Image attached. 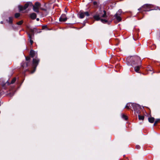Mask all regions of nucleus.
Segmentation results:
<instances>
[{
    "instance_id": "nucleus-1",
    "label": "nucleus",
    "mask_w": 160,
    "mask_h": 160,
    "mask_svg": "<svg viewBox=\"0 0 160 160\" xmlns=\"http://www.w3.org/2000/svg\"><path fill=\"white\" fill-rule=\"evenodd\" d=\"M30 55L32 58L35 57L33 59V66L34 68L33 70L31 71V73H33L35 71L36 68L38 64V63L39 61V59L37 58V53L36 52L33 50H31L30 52Z\"/></svg>"
},
{
    "instance_id": "nucleus-2",
    "label": "nucleus",
    "mask_w": 160,
    "mask_h": 160,
    "mask_svg": "<svg viewBox=\"0 0 160 160\" xmlns=\"http://www.w3.org/2000/svg\"><path fill=\"white\" fill-rule=\"evenodd\" d=\"M140 61L139 57L137 56H132L130 58H128L127 59V62L130 63L131 66L137 64Z\"/></svg>"
},
{
    "instance_id": "nucleus-3",
    "label": "nucleus",
    "mask_w": 160,
    "mask_h": 160,
    "mask_svg": "<svg viewBox=\"0 0 160 160\" xmlns=\"http://www.w3.org/2000/svg\"><path fill=\"white\" fill-rule=\"evenodd\" d=\"M106 17L107 12L105 10H100L99 12H97L93 16V18L97 21L100 20L101 19V18H106Z\"/></svg>"
},
{
    "instance_id": "nucleus-4",
    "label": "nucleus",
    "mask_w": 160,
    "mask_h": 160,
    "mask_svg": "<svg viewBox=\"0 0 160 160\" xmlns=\"http://www.w3.org/2000/svg\"><path fill=\"white\" fill-rule=\"evenodd\" d=\"M132 106L134 111L135 113L139 114L140 109L141 108L140 106L136 103H133V104H132Z\"/></svg>"
},
{
    "instance_id": "nucleus-5",
    "label": "nucleus",
    "mask_w": 160,
    "mask_h": 160,
    "mask_svg": "<svg viewBox=\"0 0 160 160\" xmlns=\"http://www.w3.org/2000/svg\"><path fill=\"white\" fill-rule=\"evenodd\" d=\"M32 5V3L31 2H28L26 3L24 6L22 5H18V8L20 11H23L25 10L29 6Z\"/></svg>"
},
{
    "instance_id": "nucleus-6",
    "label": "nucleus",
    "mask_w": 160,
    "mask_h": 160,
    "mask_svg": "<svg viewBox=\"0 0 160 160\" xmlns=\"http://www.w3.org/2000/svg\"><path fill=\"white\" fill-rule=\"evenodd\" d=\"M152 5L149 4H145L141 8L138 9V10H140V9H142L143 11H149L151 10L152 9H149L151 8Z\"/></svg>"
},
{
    "instance_id": "nucleus-7",
    "label": "nucleus",
    "mask_w": 160,
    "mask_h": 160,
    "mask_svg": "<svg viewBox=\"0 0 160 160\" xmlns=\"http://www.w3.org/2000/svg\"><path fill=\"white\" fill-rule=\"evenodd\" d=\"M40 3L38 2H36L35 3V5H32L33 10L37 13H39V9L40 8Z\"/></svg>"
},
{
    "instance_id": "nucleus-8",
    "label": "nucleus",
    "mask_w": 160,
    "mask_h": 160,
    "mask_svg": "<svg viewBox=\"0 0 160 160\" xmlns=\"http://www.w3.org/2000/svg\"><path fill=\"white\" fill-rule=\"evenodd\" d=\"M122 12V10L121 9H119L114 16V17L116 19L118 22H119L122 20L121 18L120 17Z\"/></svg>"
},
{
    "instance_id": "nucleus-9",
    "label": "nucleus",
    "mask_w": 160,
    "mask_h": 160,
    "mask_svg": "<svg viewBox=\"0 0 160 160\" xmlns=\"http://www.w3.org/2000/svg\"><path fill=\"white\" fill-rule=\"evenodd\" d=\"M79 17L80 18H84L85 16H89V14L88 12H83L80 11L79 14Z\"/></svg>"
},
{
    "instance_id": "nucleus-10",
    "label": "nucleus",
    "mask_w": 160,
    "mask_h": 160,
    "mask_svg": "<svg viewBox=\"0 0 160 160\" xmlns=\"http://www.w3.org/2000/svg\"><path fill=\"white\" fill-rule=\"evenodd\" d=\"M30 59L29 57H26V60L27 61L26 62H23L21 64V67L23 68H25L28 66V62Z\"/></svg>"
},
{
    "instance_id": "nucleus-11",
    "label": "nucleus",
    "mask_w": 160,
    "mask_h": 160,
    "mask_svg": "<svg viewBox=\"0 0 160 160\" xmlns=\"http://www.w3.org/2000/svg\"><path fill=\"white\" fill-rule=\"evenodd\" d=\"M67 19L66 15L65 14H62L59 18L60 22H65Z\"/></svg>"
},
{
    "instance_id": "nucleus-12",
    "label": "nucleus",
    "mask_w": 160,
    "mask_h": 160,
    "mask_svg": "<svg viewBox=\"0 0 160 160\" xmlns=\"http://www.w3.org/2000/svg\"><path fill=\"white\" fill-rule=\"evenodd\" d=\"M106 19H100L101 22L104 23H108L109 24L110 22H111L110 21V22H109L108 21V18L107 16V17L106 18Z\"/></svg>"
},
{
    "instance_id": "nucleus-13",
    "label": "nucleus",
    "mask_w": 160,
    "mask_h": 160,
    "mask_svg": "<svg viewBox=\"0 0 160 160\" xmlns=\"http://www.w3.org/2000/svg\"><path fill=\"white\" fill-rule=\"evenodd\" d=\"M29 17L32 19L34 20L36 18L37 15L35 13L33 12L30 14Z\"/></svg>"
},
{
    "instance_id": "nucleus-14",
    "label": "nucleus",
    "mask_w": 160,
    "mask_h": 160,
    "mask_svg": "<svg viewBox=\"0 0 160 160\" xmlns=\"http://www.w3.org/2000/svg\"><path fill=\"white\" fill-rule=\"evenodd\" d=\"M132 104H133V103H127L126 105L125 108L128 109H130V108L132 107Z\"/></svg>"
},
{
    "instance_id": "nucleus-15",
    "label": "nucleus",
    "mask_w": 160,
    "mask_h": 160,
    "mask_svg": "<svg viewBox=\"0 0 160 160\" xmlns=\"http://www.w3.org/2000/svg\"><path fill=\"white\" fill-rule=\"evenodd\" d=\"M13 18L12 17H10L8 20H7V22L9 23H12L13 21Z\"/></svg>"
},
{
    "instance_id": "nucleus-16",
    "label": "nucleus",
    "mask_w": 160,
    "mask_h": 160,
    "mask_svg": "<svg viewBox=\"0 0 160 160\" xmlns=\"http://www.w3.org/2000/svg\"><path fill=\"white\" fill-rule=\"evenodd\" d=\"M28 36L29 38V42L31 45H32L33 43V41L32 40V36L29 34H28Z\"/></svg>"
},
{
    "instance_id": "nucleus-17",
    "label": "nucleus",
    "mask_w": 160,
    "mask_h": 160,
    "mask_svg": "<svg viewBox=\"0 0 160 160\" xmlns=\"http://www.w3.org/2000/svg\"><path fill=\"white\" fill-rule=\"evenodd\" d=\"M148 121L149 122L152 123L154 121V118L152 117L148 118Z\"/></svg>"
},
{
    "instance_id": "nucleus-18",
    "label": "nucleus",
    "mask_w": 160,
    "mask_h": 160,
    "mask_svg": "<svg viewBox=\"0 0 160 160\" xmlns=\"http://www.w3.org/2000/svg\"><path fill=\"white\" fill-rule=\"evenodd\" d=\"M140 66H138L134 67V70L136 72H138L139 70Z\"/></svg>"
},
{
    "instance_id": "nucleus-19",
    "label": "nucleus",
    "mask_w": 160,
    "mask_h": 160,
    "mask_svg": "<svg viewBox=\"0 0 160 160\" xmlns=\"http://www.w3.org/2000/svg\"><path fill=\"white\" fill-rule=\"evenodd\" d=\"M138 118L139 120H143L144 119V116H140L139 115H138Z\"/></svg>"
},
{
    "instance_id": "nucleus-20",
    "label": "nucleus",
    "mask_w": 160,
    "mask_h": 160,
    "mask_svg": "<svg viewBox=\"0 0 160 160\" xmlns=\"http://www.w3.org/2000/svg\"><path fill=\"white\" fill-rule=\"evenodd\" d=\"M122 117L125 120H127L128 119L127 117L124 114H122Z\"/></svg>"
},
{
    "instance_id": "nucleus-21",
    "label": "nucleus",
    "mask_w": 160,
    "mask_h": 160,
    "mask_svg": "<svg viewBox=\"0 0 160 160\" xmlns=\"http://www.w3.org/2000/svg\"><path fill=\"white\" fill-rule=\"evenodd\" d=\"M16 78H14L12 80V81H11L10 83L11 84H13V83L16 81Z\"/></svg>"
},
{
    "instance_id": "nucleus-22",
    "label": "nucleus",
    "mask_w": 160,
    "mask_h": 160,
    "mask_svg": "<svg viewBox=\"0 0 160 160\" xmlns=\"http://www.w3.org/2000/svg\"><path fill=\"white\" fill-rule=\"evenodd\" d=\"M23 23V21L21 20L20 21L17 23V24L18 25H21Z\"/></svg>"
},
{
    "instance_id": "nucleus-23",
    "label": "nucleus",
    "mask_w": 160,
    "mask_h": 160,
    "mask_svg": "<svg viewBox=\"0 0 160 160\" xmlns=\"http://www.w3.org/2000/svg\"><path fill=\"white\" fill-rule=\"evenodd\" d=\"M20 16V14L19 13H16L15 14V17L16 18H18Z\"/></svg>"
},
{
    "instance_id": "nucleus-24",
    "label": "nucleus",
    "mask_w": 160,
    "mask_h": 160,
    "mask_svg": "<svg viewBox=\"0 0 160 160\" xmlns=\"http://www.w3.org/2000/svg\"><path fill=\"white\" fill-rule=\"evenodd\" d=\"M160 120V119H157L155 121L154 123V125H155Z\"/></svg>"
},
{
    "instance_id": "nucleus-25",
    "label": "nucleus",
    "mask_w": 160,
    "mask_h": 160,
    "mask_svg": "<svg viewBox=\"0 0 160 160\" xmlns=\"http://www.w3.org/2000/svg\"><path fill=\"white\" fill-rule=\"evenodd\" d=\"M93 4L94 5H98V2L96 1H94Z\"/></svg>"
},
{
    "instance_id": "nucleus-26",
    "label": "nucleus",
    "mask_w": 160,
    "mask_h": 160,
    "mask_svg": "<svg viewBox=\"0 0 160 160\" xmlns=\"http://www.w3.org/2000/svg\"><path fill=\"white\" fill-rule=\"evenodd\" d=\"M136 148L137 149H139L140 148V146L138 145H137L136 146Z\"/></svg>"
},
{
    "instance_id": "nucleus-27",
    "label": "nucleus",
    "mask_w": 160,
    "mask_h": 160,
    "mask_svg": "<svg viewBox=\"0 0 160 160\" xmlns=\"http://www.w3.org/2000/svg\"><path fill=\"white\" fill-rule=\"evenodd\" d=\"M40 8L42 10H43V11H46V9H45V8Z\"/></svg>"
},
{
    "instance_id": "nucleus-28",
    "label": "nucleus",
    "mask_w": 160,
    "mask_h": 160,
    "mask_svg": "<svg viewBox=\"0 0 160 160\" xmlns=\"http://www.w3.org/2000/svg\"><path fill=\"white\" fill-rule=\"evenodd\" d=\"M7 84L8 85H9L10 84V83L9 82L7 81V82H6L5 84Z\"/></svg>"
},
{
    "instance_id": "nucleus-29",
    "label": "nucleus",
    "mask_w": 160,
    "mask_h": 160,
    "mask_svg": "<svg viewBox=\"0 0 160 160\" xmlns=\"http://www.w3.org/2000/svg\"><path fill=\"white\" fill-rule=\"evenodd\" d=\"M13 94H14V93H13L12 94V93H11V92H10V94H9V95H10V96L12 97V96L13 95Z\"/></svg>"
},
{
    "instance_id": "nucleus-30",
    "label": "nucleus",
    "mask_w": 160,
    "mask_h": 160,
    "mask_svg": "<svg viewBox=\"0 0 160 160\" xmlns=\"http://www.w3.org/2000/svg\"><path fill=\"white\" fill-rule=\"evenodd\" d=\"M47 28V26H43V27H42V28L43 29H44L45 28Z\"/></svg>"
},
{
    "instance_id": "nucleus-31",
    "label": "nucleus",
    "mask_w": 160,
    "mask_h": 160,
    "mask_svg": "<svg viewBox=\"0 0 160 160\" xmlns=\"http://www.w3.org/2000/svg\"><path fill=\"white\" fill-rule=\"evenodd\" d=\"M36 20L37 21H39V18H37L36 19Z\"/></svg>"
},
{
    "instance_id": "nucleus-32",
    "label": "nucleus",
    "mask_w": 160,
    "mask_h": 160,
    "mask_svg": "<svg viewBox=\"0 0 160 160\" xmlns=\"http://www.w3.org/2000/svg\"><path fill=\"white\" fill-rule=\"evenodd\" d=\"M0 23H1V24H3V21H1V22H0Z\"/></svg>"
},
{
    "instance_id": "nucleus-33",
    "label": "nucleus",
    "mask_w": 160,
    "mask_h": 160,
    "mask_svg": "<svg viewBox=\"0 0 160 160\" xmlns=\"http://www.w3.org/2000/svg\"><path fill=\"white\" fill-rule=\"evenodd\" d=\"M28 69H25L24 71H26Z\"/></svg>"
},
{
    "instance_id": "nucleus-34",
    "label": "nucleus",
    "mask_w": 160,
    "mask_h": 160,
    "mask_svg": "<svg viewBox=\"0 0 160 160\" xmlns=\"http://www.w3.org/2000/svg\"><path fill=\"white\" fill-rule=\"evenodd\" d=\"M53 2H54L55 0H52Z\"/></svg>"
},
{
    "instance_id": "nucleus-35",
    "label": "nucleus",
    "mask_w": 160,
    "mask_h": 160,
    "mask_svg": "<svg viewBox=\"0 0 160 160\" xmlns=\"http://www.w3.org/2000/svg\"><path fill=\"white\" fill-rule=\"evenodd\" d=\"M83 24H84V25H85V23H83Z\"/></svg>"
},
{
    "instance_id": "nucleus-36",
    "label": "nucleus",
    "mask_w": 160,
    "mask_h": 160,
    "mask_svg": "<svg viewBox=\"0 0 160 160\" xmlns=\"http://www.w3.org/2000/svg\"><path fill=\"white\" fill-rule=\"evenodd\" d=\"M1 93H0V97H1Z\"/></svg>"
},
{
    "instance_id": "nucleus-37",
    "label": "nucleus",
    "mask_w": 160,
    "mask_h": 160,
    "mask_svg": "<svg viewBox=\"0 0 160 160\" xmlns=\"http://www.w3.org/2000/svg\"><path fill=\"white\" fill-rule=\"evenodd\" d=\"M65 12H67V11H65Z\"/></svg>"
},
{
    "instance_id": "nucleus-38",
    "label": "nucleus",
    "mask_w": 160,
    "mask_h": 160,
    "mask_svg": "<svg viewBox=\"0 0 160 160\" xmlns=\"http://www.w3.org/2000/svg\"><path fill=\"white\" fill-rule=\"evenodd\" d=\"M65 12H67V11H65Z\"/></svg>"
},
{
    "instance_id": "nucleus-39",
    "label": "nucleus",
    "mask_w": 160,
    "mask_h": 160,
    "mask_svg": "<svg viewBox=\"0 0 160 160\" xmlns=\"http://www.w3.org/2000/svg\"><path fill=\"white\" fill-rule=\"evenodd\" d=\"M1 105L0 104V106Z\"/></svg>"
}]
</instances>
